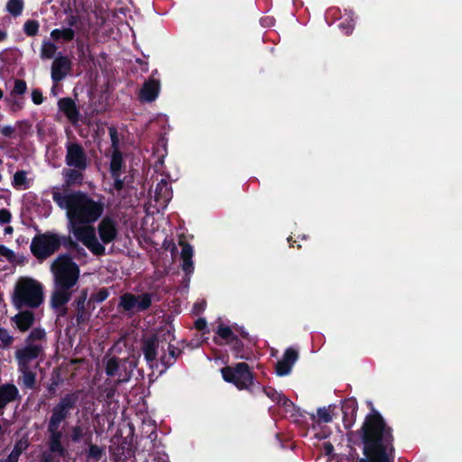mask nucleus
I'll return each mask as SVG.
<instances>
[{
  "instance_id": "5701e85b",
  "label": "nucleus",
  "mask_w": 462,
  "mask_h": 462,
  "mask_svg": "<svg viewBox=\"0 0 462 462\" xmlns=\"http://www.w3.org/2000/svg\"><path fill=\"white\" fill-rule=\"evenodd\" d=\"M19 376L17 379L18 384L23 389L37 390V374L31 366L18 367Z\"/></svg>"
},
{
  "instance_id": "a19ab883",
  "label": "nucleus",
  "mask_w": 462,
  "mask_h": 462,
  "mask_svg": "<svg viewBox=\"0 0 462 462\" xmlns=\"http://www.w3.org/2000/svg\"><path fill=\"white\" fill-rule=\"evenodd\" d=\"M331 405L328 408L322 407L319 408L317 411L318 422L328 423L333 420V415L331 413Z\"/></svg>"
},
{
  "instance_id": "7ed1b4c3",
  "label": "nucleus",
  "mask_w": 462,
  "mask_h": 462,
  "mask_svg": "<svg viewBox=\"0 0 462 462\" xmlns=\"http://www.w3.org/2000/svg\"><path fill=\"white\" fill-rule=\"evenodd\" d=\"M53 201L67 211L69 224H93L102 216L104 204L94 200L88 193L78 190L62 194L52 192Z\"/></svg>"
},
{
  "instance_id": "6e6d98bb",
  "label": "nucleus",
  "mask_w": 462,
  "mask_h": 462,
  "mask_svg": "<svg viewBox=\"0 0 462 462\" xmlns=\"http://www.w3.org/2000/svg\"><path fill=\"white\" fill-rule=\"evenodd\" d=\"M15 128L12 125H0V134L7 138L14 137Z\"/></svg>"
},
{
  "instance_id": "e2e57ef3",
  "label": "nucleus",
  "mask_w": 462,
  "mask_h": 462,
  "mask_svg": "<svg viewBox=\"0 0 462 462\" xmlns=\"http://www.w3.org/2000/svg\"><path fill=\"white\" fill-rule=\"evenodd\" d=\"M194 327L198 329V330H204L206 328H207V321L205 319L203 318H199L195 323H194Z\"/></svg>"
},
{
  "instance_id": "c03bdc74",
  "label": "nucleus",
  "mask_w": 462,
  "mask_h": 462,
  "mask_svg": "<svg viewBox=\"0 0 462 462\" xmlns=\"http://www.w3.org/2000/svg\"><path fill=\"white\" fill-rule=\"evenodd\" d=\"M14 338L10 335L9 331L5 328H0V341L2 348H8L13 344Z\"/></svg>"
},
{
  "instance_id": "bf43d9fd",
  "label": "nucleus",
  "mask_w": 462,
  "mask_h": 462,
  "mask_svg": "<svg viewBox=\"0 0 462 462\" xmlns=\"http://www.w3.org/2000/svg\"><path fill=\"white\" fill-rule=\"evenodd\" d=\"M339 27L342 29V30H345V33L346 35H349L353 32V30H354V26L353 24L350 23V22H344V23H341L339 24Z\"/></svg>"
},
{
  "instance_id": "de8ad7c7",
  "label": "nucleus",
  "mask_w": 462,
  "mask_h": 462,
  "mask_svg": "<svg viewBox=\"0 0 462 462\" xmlns=\"http://www.w3.org/2000/svg\"><path fill=\"white\" fill-rule=\"evenodd\" d=\"M27 90V84L23 79H16L12 90V95H23Z\"/></svg>"
},
{
  "instance_id": "a878e982",
  "label": "nucleus",
  "mask_w": 462,
  "mask_h": 462,
  "mask_svg": "<svg viewBox=\"0 0 462 462\" xmlns=\"http://www.w3.org/2000/svg\"><path fill=\"white\" fill-rule=\"evenodd\" d=\"M139 356H132L131 357L120 359L119 382H127L132 377L134 370L137 367Z\"/></svg>"
},
{
  "instance_id": "1a4fd4ad",
  "label": "nucleus",
  "mask_w": 462,
  "mask_h": 462,
  "mask_svg": "<svg viewBox=\"0 0 462 462\" xmlns=\"http://www.w3.org/2000/svg\"><path fill=\"white\" fill-rule=\"evenodd\" d=\"M70 232L78 241H80L94 255L106 254V247L97 239L96 229L91 224H69Z\"/></svg>"
},
{
  "instance_id": "473e14b6",
  "label": "nucleus",
  "mask_w": 462,
  "mask_h": 462,
  "mask_svg": "<svg viewBox=\"0 0 462 462\" xmlns=\"http://www.w3.org/2000/svg\"><path fill=\"white\" fill-rule=\"evenodd\" d=\"M118 308H122L125 311L130 312L134 308L137 309V297L136 295L126 292L120 297Z\"/></svg>"
},
{
  "instance_id": "680f3d73",
  "label": "nucleus",
  "mask_w": 462,
  "mask_h": 462,
  "mask_svg": "<svg viewBox=\"0 0 462 462\" xmlns=\"http://www.w3.org/2000/svg\"><path fill=\"white\" fill-rule=\"evenodd\" d=\"M58 385L59 382L54 379H52L51 383L48 384L47 390L51 395H55Z\"/></svg>"
},
{
  "instance_id": "9b49d317",
  "label": "nucleus",
  "mask_w": 462,
  "mask_h": 462,
  "mask_svg": "<svg viewBox=\"0 0 462 462\" xmlns=\"http://www.w3.org/2000/svg\"><path fill=\"white\" fill-rule=\"evenodd\" d=\"M64 425L47 422V446L51 454L57 455L59 457L64 458L68 456L69 452L63 444L65 438L63 430Z\"/></svg>"
},
{
  "instance_id": "2eb2a0df",
  "label": "nucleus",
  "mask_w": 462,
  "mask_h": 462,
  "mask_svg": "<svg viewBox=\"0 0 462 462\" xmlns=\"http://www.w3.org/2000/svg\"><path fill=\"white\" fill-rule=\"evenodd\" d=\"M97 230L103 245L114 242L118 236L116 222L107 216L99 222Z\"/></svg>"
},
{
  "instance_id": "412c9836",
  "label": "nucleus",
  "mask_w": 462,
  "mask_h": 462,
  "mask_svg": "<svg viewBox=\"0 0 462 462\" xmlns=\"http://www.w3.org/2000/svg\"><path fill=\"white\" fill-rule=\"evenodd\" d=\"M93 433L89 425L77 423L69 428V433L66 436L72 443H79L83 440L84 444L90 443Z\"/></svg>"
},
{
  "instance_id": "49530a36",
  "label": "nucleus",
  "mask_w": 462,
  "mask_h": 462,
  "mask_svg": "<svg viewBox=\"0 0 462 462\" xmlns=\"http://www.w3.org/2000/svg\"><path fill=\"white\" fill-rule=\"evenodd\" d=\"M180 245L181 246L180 258L181 259H192V257H193L192 245L185 241H180Z\"/></svg>"
},
{
  "instance_id": "79ce46f5",
  "label": "nucleus",
  "mask_w": 462,
  "mask_h": 462,
  "mask_svg": "<svg viewBox=\"0 0 462 462\" xmlns=\"http://www.w3.org/2000/svg\"><path fill=\"white\" fill-rule=\"evenodd\" d=\"M109 296V291L107 288H101L97 292L92 293L88 301V305H89L91 302L96 303H101L105 301Z\"/></svg>"
},
{
  "instance_id": "5fc2aeb1",
  "label": "nucleus",
  "mask_w": 462,
  "mask_h": 462,
  "mask_svg": "<svg viewBox=\"0 0 462 462\" xmlns=\"http://www.w3.org/2000/svg\"><path fill=\"white\" fill-rule=\"evenodd\" d=\"M114 180V189L117 191H121L125 187V180L121 178V173L111 175Z\"/></svg>"
},
{
  "instance_id": "052dcab7",
  "label": "nucleus",
  "mask_w": 462,
  "mask_h": 462,
  "mask_svg": "<svg viewBox=\"0 0 462 462\" xmlns=\"http://www.w3.org/2000/svg\"><path fill=\"white\" fill-rule=\"evenodd\" d=\"M276 403L284 408L294 407V403L283 394L281 396V402Z\"/></svg>"
},
{
  "instance_id": "ddd939ff",
  "label": "nucleus",
  "mask_w": 462,
  "mask_h": 462,
  "mask_svg": "<svg viewBox=\"0 0 462 462\" xmlns=\"http://www.w3.org/2000/svg\"><path fill=\"white\" fill-rule=\"evenodd\" d=\"M43 354L42 345L26 344L23 347L17 349L14 357L17 361V367L31 366V362L36 360Z\"/></svg>"
},
{
  "instance_id": "3c124183",
  "label": "nucleus",
  "mask_w": 462,
  "mask_h": 462,
  "mask_svg": "<svg viewBox=\"0 0 462 462\" xmlns=\"http://www.w3.org/2000/svg\"><path fill=\"white\" fill-rule=\"evenodd\" d=\"M14 253L11 249L5 245H0V260L5 258L11 262L14 259Z\"/></svg>"
},
{
  "instance_id": "9d476101",
  "label": "nucleus",
  "mask_w": 462,
  "mask_h": 462,
  "mask_svg": "<svg viewBox=\"0 0 462 462\" xmlns=\"http://www.w3.org/2000/svg\"><path fill=\"white\" fill-rule=\"evenodd\" d=\"M65 163L67 167L79 168V170H87L89 167L91 161L88 156L87 151L79 142L68 141L65 143Z\"/></svg>"
},
{
  "instance_id": "bb28decb",
  "label": "nucleus",
  "mask_w": 462,
  "mask_h": 462,
  "mask_svg": "<svg viewBox=\"0 0 462 462\" xmlns=\"http://www.w3.org/2000/svg\"><path fill=\"white\" fill-rule=\"evenodd\" d=\"M181 353H182L181 349H180L179 347H177L171 344H169L168 356L164 353L160 357V362L164 366V370H167L171 365H173L174 363L176 362L177 358L181 355Z\"/></svg>"
},
{
  "instance_id": "20e7f679",
  "label": "nucleus",
  "mask_w": 462,
  "mask_h": 462,
  "mask_svg": "<svg viewBox=\"0 0 462 462\" xmlns=\"http://www.w3.org/2000/svg\"><path fill=\"white\" fill-rule=\"evenodd\" d=\"M11 301L18 310L38 309L44 302V286L32 277L21 276L14 283Z\"/></svg>"
},
{
  "instance_id": "a18cd8bd",
  "label": "nucleus",
  "mask_w": 462,
  "mask_h": 462,
  "mask_svg": "<svg viewBox=\"0 0 462 462\" xmlns=\"http://www.w3.org/2000/svg\"><path fill=\"white\" fill-rule=\"evenodd\" d=\"M77 51L79 60H83L87 58V56L90 55V48L89 45H86L84 41L81 39H77Z\"/></svg>"
},
{
  "instance_id": "864d4df0",
  "label": "nucleus",
  "mask_w": 462,
  "mask_h": 462,
  "mask_svg": "<svg viewBox=\"0 0 462 462\" xmlns=\"http://www.w3.org/2000/svg\"><path fill=\"white\" fill-rule=\"evenodd\" d=\"M12 219V214L7 208L0 209V225L10 223Z\"/></svg>"
},
{
  "instance_id": "f257e3e1",
  "label": "nucleus",
  "mask_w": 462,
  "mask_h": 462,
  "mask_svg": "<svg viewBox=\"0 0 462 462\" xmlns=\"http://www.w3.org/2000/svg\"><path fill=\"white\" fill-rule=\"evenodd\" d=\"M356 434L361 439L363 454L365 456L358 462H393V429L372 404L371 411L365 416Z\"/></svg>"
},
{
  "instance_id": "c9c22d12",
  "label": "nucleus",
  "mask_w": 462,
  "mask_h": 462,
  "mask_svg": "<svg viewBox=\"0 0 462 462\" xmlns=\"http://www.w3.org/2000/svg\"><path fill=\"white\" fill-rule=\"evenodd\" d=\"M120 371V358L113 356L109 358L106 365V374L108 376H119Z\"/></svg>"
},
{
  "instance_id": "2f4dec72",
  "label": "nucleus",
  "mask_w": 462,
  "mask_h": 462,
  "mask_svg": "<svg viewBox=\"0 0 462 462\" xmlns=\"http://www.w3.org/2000/svg\"><path fill=\"white\" fill-rule=\"evenodd\" d=\"M85 445L88 447V449L86 452L88 462H98L105 455V449L102 447L93 444L92 439L90 440V443H86Z\"/></svg>"
},
{
  "instance_id": "423d86ee",
  "label": "nucleus",
  "mask_w": 462,
  "mask_h": 462,
  "mask_svg": "<svg viewBox=\"0 0 462 462\" xmlns=\"http://www.w3.org/2000/svg\"><path fill=\"white\" fill-rule=\"evenodd\" d=\"M216 334L222 340H217V337H214V342L217 345H228L232 351V354L236 359L242 360H252L254 356V352L252 347L245 346L243 341L236 335L233 329L229 326H226L224 324H219L217 326Z\"/></svg>"
},
{
  "instance_id": "f8f14e48",
  "label": "nucleus",
  "mask_w": 462,
  "mask_h": 462,
  "mask_svg": "<svg viewBox=\"0 0 462 462\" xmlns=\"http://www.w3.org/2000/svg\"><path fill=\"white\" fill-rule=\"evenodd\" d=\"M159 344L160 340L157 334L143 336L141 339V350L145 361L152 369L157 365Z\"/></svg>"
},
{
  "instance_id": "4c0bfd02",
  "label": "nucleus",
  "mask_w": 462,
  "mask_h": 462,
  "mask_svg": "<svg viewBox=\"0 0 462 462\" xmlns=\"http://www.w3.org/2000/svg\"><path fill=\"white\" fill-rule=\"evenodd\" d=\"M46 338L45 330L42 328H34L25 338L26 344H32L35 341H42Z\"/></svg>"
},
{
  "instance_id": "f03ea898",
  "label": "nucleus",
  "mask_w": 462,
  "mask_h": 462,
  "mask_svg": "<svg viewBox=\"0 0 462 462\" xmlns=\"http://www.w3.org/2000/svg\"><path fill=\"white\" fill-rule=\"evenodd\" d=\"M51 272L54 276V285L50 298V306L58 317L64 318L69 313L67 304L71 300L80 270L70 254H63L52 263Z\"/></svg>"
},
{
  "instance_id": "8fccbe9b",
  "label": "nucleus",
  "mask_w": 462,
  "mask_h": 462,
  "mask_svg": "<svg viewBox=\"0 0 462 462\" xmlns=\"http://www.w3.org/2000/svg\"><path fill=\"white\" fill-rule=\"evenodd\" d=\"M108 133L111 140V146L114 150H119V135L116 127L110 126L108 127Z\"/></svg>"
},
{
  "instance_id": "f3484780",
  "label": "nucleus",
  "mask_w": 462,
  "mask_h": 462,
  "mask_svg": "<svg viewBox=\"0 0 462 462\" xmlns=\"http://www.w3.org/2000/svg\"><path fill=\"white\" fill-rule=\"evenodd\" d=\"M299 358V353L292 347L287 348L282 356V358L279 360L275 366L276 374L279 376L288 375L292 369L293 365Z\"/></svg>"
},
{
  "instance_id": "0eeeda50",
  "label": "nucleus",
  "mask_w": 462,
  "mask_h": 462,
  "mask_svg": "<svg viewBox=\"0 0 462 462\" xmlns=\"http://www.w3.org/2000/svg\"><path fill=\"white\" fill-rule=\"evenodd\" d=\"M80 391H73L62 395L51 410V415L47 422L59 425H66L70 418L72 411L78 408Z\"/></svg>"
},
{
  "instance_id": "f704fd0d",
  "label": "nucleus",
  "mask_w": 462,
  "mask_h": 462,
  "mask_svg": "<svg viewBox=\"0 0 462 462\" xmlns=\"http://www.w3.org/2000/svg\"><path fill=\"white\" fill-rule=\"evenodd\" d=\"M5 8L12 16L18 17L23 11L24 2L23 0H8Z\"/></svg>"
},
{
  "instance_id": "69168bd1",
  "label": "nucleus",
  "mask_w": 462,
  "mask_h": 462,
  "mask_svg": "<svg viewBox=\"0 0 462 462\" xmlns=\"http://www.w3.org/2000/svg\"><path fill=\"white\" fill-rule=\"evenodd\" d=\"M136 62L140 65V69L143 72H147L149 70L148 63L143 60L136 59Z\"/></svg>"
},
{
  "instance_id": "72a5a7b5",
  "label": "nucleus",
  "mask_w": 462,
  "mask_h": 462,
  "mask_svg": "<svg viewBox=\"0 0 462 462\" xmlns=\"http://www.w3.org/2000/svg\"><path fill=\"white\" fill-rule=\"evenodd\" d=\"M123 155L119 150H114L110 162V173L116 175L121 173L123 168Z\"/></svg>"
},
{
  "instance_id": "58836bf2",
  "label": "nucleus",
  "mask_w": 462,
  "mask_h": 462,
  "mask_svg": "<svg viewBox=\"0 0 462 462\" xmlns=\"http://www.w3.org/2000/svg\"><path fill=\"white\" fill-rule=\"evenodd\" d=\"M39 22L36 20H27L23 24V32L29 37H33L39 32Z\"/></svg>"
},
{
  "instance_id": "7c9ffc66",
  "label": "nucleus",
  "mask_w": 462,
  "mask_h": 462,
  "mask_svg": "<svg viewBox=\"0 0 462 462\" xmlns=\"http://www.w3.org/2000/svg\"><path fill=\"white\" fill-rule=\"evenodd\" d=\"M27 174L28 172L24 170L17 171L13 176L12 186L17 190L29 189L30 180Z\"/></svg>"
},
{
  "instance_id": "39448f33",
  "label": "nucleus",
  "mask_w": 462,
  "mask_h": 462,
  "mask_svg": "<svg viewBox=\"0 0 462 462\" xmlns=\"http://www.w3.org/2000/svg\"><path fill=\"white\" fill-rule=\"evenodd\" d=\"M223 379L234 384L238 390H247L253 393L252 387L254 385V374L249 365L245 362L237 363L234 365H226L220 370Z\"/></svg>"
},
{
  "instance_id": "37998d69",
  "label": "nucleus",
  "mask_w": 462,
  "mask_h": 462,
  "mask_svg": "<svg viewBox=\"0 0 462 462\" xmlns=\"http://www.w3.org/2000/svg\"><path fill=\"white\" fill-rule=\"evenodd\" d=\"M58 240H59V249L60 246H63L65 249L69 251H73L75 246H77L78 242L74 241L70 236H65V235H59L58 234Z\"/></svg>"
},
{
  "instance_id": "ea45409f",
  "label": "nucleus",
  "mask_w": 462,
  "mask_h": 462,
  "mask_svg": "<svg viewBox=\"0 0 462 462\" xmlns=\"http://www.w3.org/2000/svg\"><path fill=\"white\" fill-rule=\"evenodd\" d=\"M57 51V46L51 42H44L42 45L41 55L44 59H51Z\"/></svg>"
},
{
  "instance_id": "0e129e2a",
  "label": "nucleus",
  "mask_w": 462,
  "mask_h": 462,
  "mask_svg": "<svg viewBox=\"0 0 462 462\" xmlns=\"http://www.w3.org/2000/svg\"><path fill=\"white\" fill-rule=\"evenodd\" d=\"M65 22L70 27L76 26L79 23V17L77 15L71 14L66 18Z\"/></svg>"
},
{
  "instance_id": "4468645a",
  "label": "nucleus",
  "mask_w": 462,
  "mask_h": 462,
  "mask_svg": "<svg viewBox=\"0 0 462 462\" xmlns=\"http://www.w3.org/2000/svg\"><path fill=\"white\" fill-rule=\"evenodd\" d=\"M109 450L116 462L134 461L135 448L125 438L122 439L117 445L110 446Z\"/></svg>"
},
{
  "instance_id": "13d9d810",
  "label": "nucleus",
  "mask_w": 462,
  "mask_h": 462,
  "mask_svg": "<svg viewBox=\"0 0 462 462\" xmlns=\"http://www.w3.org/2000/svg\"><path fill=\"white\" fill-rule=\"evenodd\" d=\"M72 252L75 253V256L78 257L79 259L84 258L87 256L86 250L82 246H80L79 245V243L77 244V246H75V248L73 249Z\"/></svg>"
},
{
  "instance_id": "338daca9",
  "label": "nucleus",
  "mask_w": 462,
  "mask_h": 462,
  "mask_svg": "<svg viewBox=\"0 0 462 462\" xmlns=\"http://www.w3.org/2000/svg\"><path fill=\"white\" fill-rule=\"evenodd\" d=\"M168 187V182L164 180H162L158 184H157V187H156V193L157 194H161L162 191V189L165 188L167 189Z\"/></svg>"
},
{
  "instance_id": "dca6fc26",
  "label": "nucleus",
  "mask_w": 462,
  "mask_h": 462,
  "mask_svg": "<svg viewBox=\"0 0 462 462\" xmlns=\"http://www.w3.org/2000/svg\"><path fill=\"white\" fill-rule=\"evenodd\" d=\"M71 69V61L67 56L59 53L51 64V79L54 83L61 81Z\"/></svg>"
},
{
  "instance_id": "774afa93",
  "label": "nucleus",
  "mask_w": 462,
  "mask_h": 462,
  "mask_svg": "<svg viewBox=\"0 0 462 462\" xmlns=\"http://www.w3.org/2000/svg\"><path fill=\"white\" fill-rule=\"evenodd\" d=\"M88 299V290L83 289L79 295L75 300H80V301L86 302Z\"/></svg>"
},
{
  "instance_id": "c756f323",
  "label": "nucleus",
  "mask_w": 462,
  "mask_h": 462,
  "mask_svg": "<svg viewBox=\"0 0 462 462\" xmlns=\"http://www.w3.org/2000/svg\"><path fill=\"white\" fill-rule=\"evenodd\" d=\"M75 31L70 28L54 29L51 32V37L55 42H69L75 38Z\"/></svg>"
},
{
  "instance_id": "4be33fe9",
  "label": "nucleus",
  "mask_w": 462,
  "mask_h": 462,
  "mask_svg": "<svg viewBox=\"0 0 462 462\" xmlns=\"http://www.w3.org/2000/svg\"><path fill=\"white\" fill-rule=\"evenodd\" d=\"M58 107L72 125H75L79 121V110L76 102L71 97L60 98L58 101Z\"/></svg>"
},
{
  "instance_id": "393cba45",
  "label": "nucleus",
  "mask_w": 462,
  "mask_h": 462,
  "mask_svg": "<svg viewBox=\"0 0 462 462\" xmlns=\"http://www.w3.org/2000/svg\"><path fill=\"white\" fill-rule=\"evenodd\" d=\"M160 92V81L154 79H150L145 81L141 88L139 97L144 102L154 101Z\"/></svg>"
},
{
  "instance_id": "4d7b16f0",
  "label": "nucleus",
  "mask_w": 462,
  "mask_h": 462,
  "mask_svg": "<svg viewBox=\"0 0 462 462\" xmlns=\"http://www.w3.org/2000/svg\"><path fill=\"white\" fill-rule=\"evenodd\" d=\"M32 100L35 105H41L43 102V95L39 88H35L32 90Z\"/></svg>"
},
{
  "instance_id": "c85d7f7f",
  "label": "nucleus",
  "mask_w": 462,
  "mask_h": 462,
  "mask_svg": "<svg viewBox=\"0 0 462 462\" xmlns=\"http://www.w3.org/2000/svg\"><path fill=\"white\" fill-rule=\"evenodd\" d=\"M29 443L27 439H19L15 442L11 453L0 462H18L21 454L28 448Z\"/></svg>"
},
{
  "instance_id": "6ab92c4d",
  "label": "nucleus",
  "mask_w": 462,
  "mask_h": 462,
  "mask_svg": "<svg viewBox=\"0 0 462 462\" xmlns=\"http://www.w3.org/2000/svg\"><path fill=\"white\" fill-rule=\"evenodd\" d=\"M17 386L12 383L0 384V415L4 413L5 407L14 402L21 401Z\"/></svg>"
},
{
  "instance_id": "cd10ccee",
  "label": "nucleus",
  "mask_w": 462,
  "mask_h": 462,
  "mask_svg": "<svg viewBox=\"0 0 462 462\" xmlns=\"http://www.w3.org/2000/svg\"><path fill=\"white\" fill-rule=\"evenodd\" d=\"M73 306L76 310V322L78 326L87 324L90 319V312L86 308V302L74 300Z\"/></svg>"
},
{
  "instance_id": "a211bd4d",
  "label": "nucleus",
  "mask_w": 462,
  "mask_h": 462,
  "mask_svg": "<svg viewBox=\"0 0 462 462\" xmlns=\"http://www.w3.org/2000/svg\"><path fill=\"white\" fill-rule=\"evenodd\" d=\"M33 309H23L19 310L14 316L11 317L10 321L13 326L20 332L28 331L35 321V314Z\"/></svg>"
},
{
  "instance_id": "e433bc0d",
  "label": "nucleus",
  "mask_w": 462,
  "mask_h": 462,
  "mask_svg": "<svg viewBox=\"0 0 462 462\" xmlns=\"http://www.w3.org/2000/svg\"><path fill=\"white\" fill-rule=\"evenodd\" d=\"M137 297V311H144L152 305V294L148 292L136 295Z\"/></svg>"
},
{
  "instance_id": "09e8293b",
  "label": "nucleus",
  "mask_w": 462,
  "mask_h": 462,
  "mask_svg": "<svg viewBox=\"0 0 462 462\" xmlns=\"http://www.w3.org/2000/svg\"><path fill=\"white\" fill-rule=\"evenodd\" d=\"M263 392L268 396L273 402H281V396L282 393H278L274 388L273 387H262Z\"/></svg>"
},
{
  "instance_id": "6e6552de",
  "label": "nucleus",
  "mask_w": 462,
  "mask_h": 462,
  "mask_svg": "<svg viewBox=\"0 0 462 462\" xmlns=\"http://www.w3.org/2000/svg\"><path fill=\"white\" fill-rule=\"evenodd\" d=\"M30 249L36 259L46 260L59 251L58 233L47 231L34 236Z\"/></svg>"
},
{
  "instance_id": "b1692460",
  "label": "nucleus",
  "mask_w": 462,
  "mask_h": 462,
  "mask_svg": "<svg viewBox=\"0 0 462 462\" xmlns=\"http://www.w3.org/2000/svg\"><path fill=\"white\" fill-rule=\"evenodd\" d=\"M343 423L346 429H350L356 420L358 403L355 398H348L342 404Z\"/></svg>"
},
{
  "instance_id": "aec40b11",
  "label": "nucleus",
  "mask_w": 462,
  "mask_h": 462,
  "mask_svg": "<svg viewBox=\"0 0 462 462\" xmlns=\"http://www.w3.org/2000/svg\"><path fill=\"white\" fill-rule=\"evenodd\" d=\"M87 170H79V168L67 167L61 171L63 178V188H70L74 186H82L85 179V171Z\"/></svg>"
},
{
  "instance_id": "603ef678",
  "label": "nucleus",
  "mask_w": 462,
  "mask_h": 462,
  "mask_svg": "<svg viewBox=\"0 0 462 462\" xmlns=\"http://www.w3.org/2000/svg\"><path fill=\"white\" fill-rule=\"evenodd\" d=\"M181 269L186 274H190L194 272V264L192 259H181Z\"/></svg>"
}]
</instances>
